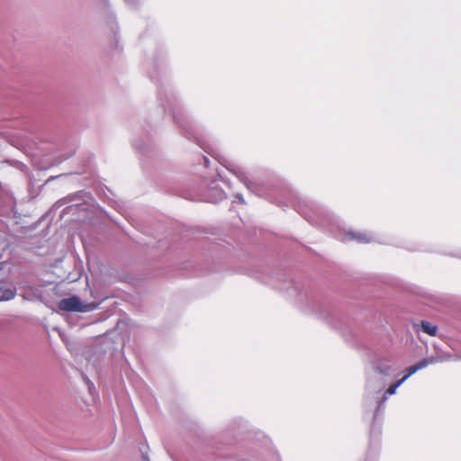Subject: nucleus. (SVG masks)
<instances>
[{
  "mask_svg": "<svg viewBox=\"0 0 461 461\" xmlns=\"http://www.w3.org/2000/svg\"><path fill=\"white\" fill-rule=\"evenodd\" d=\"M420 328L423 332L427 333L429 336H436L438 331V327L436 325H433L426 321H422L420 322Z\"/></svg>",
  "mask_w": 461,
  "mask_h": 461,
  "instance_id": "5",
  "label": "nucleus"
},
{
  "mask_svg": "<svg viewBox=\"0 0 461 461\" xmlns=\"http://www.w3.org/2000/svg\"><path fill=\"white\" fill-rule=\"evenodd\" d=\"M16 292L8 287H0V302L10 301L14 298Z\"/></svg>",
  "mask_w": 461,
  "mask_h": 461,
  "instance_id": "4",
  "label": "nucleus"
},
{
  "mask_svg": "<svg viewBox=\"0 0 461 461\" xmlns=\"http://www.w3.org/2000/svg\"><path fill=\"white\" fill-rule=\"evenodd\" d=\"M59 308L65 312H86V307L77 296H70L59 301Z\"/></svg>",
  "mask_w": 461,
  "mask_h": 461,
  "instance_id": "2",
  "label": "nucleus"
},
{
  "mask_svg": "<svg viewBox=\"0 0 461 461\" xmlns=\"http://www.w3.org/2000/svg\"><path fill=\"white\" fill-rule=\"evenodd\" d=\"M432 361H429L428 359H422L421 361H420L419 363L415 364V365H412L411 366H409L407 369H406V374L405 375L398 380L397 382L392 384L386 390V394H389V395H393L395 393L397 388L404 382L406 381L411 375H412L413 374H415L418 370L420 369H422L424 367H426L429 363H431Z\"/></svg>",
  "mask_w": 461,
  "mask_h": 461,
  "instance_id": "1",
  "label": "nucleus"
},
{
  "mask_svg": "<svg viewBox=\"0 0 461 461\" xmlns=\"http://www.w3.org/2000/svg\"><path fill=\"white\" fill-rule=\"evenodd\" d=\"M204 160H205V165L207 166V164H208V162H209V161H208V158H204Z\"/></svg>",
  "mask_w": 461,
  "mask_h": 461,
  "instance_id": "7",
  "label": "nucleus"
},
{
  "mask_svg": "<svg viewBox=\"0 0 461 461\" xmlns=\"http://www.w3.org/2000/svg\"><path fill=\"white\" fill-rule=\"evenodd\" d=\"M346 238L348 240H356L359 243H368L370 241V238L366 234L353 231L347 232Z\"/></svg>",
  "mask_w": 461,
  "mask_h": 461,
  "instance_id": "3",
  "label": "nucleus"
},
{
  "mask_svg": "<svg viewBox=\"0 0 461 461\" xmlns=\"http://www.w3.org/2000/svg\"><path fill=\"white\" fill-rule=\"evenodd\" d=\"M376 372H378L379 374H382V375H387L389 374V371H390V367L389 366H386L384 369H383L381 366H377L375 368Z\"/></svg>",
  "mask_w": 461,
  "mask_h": 461,
  "instance_id": "6",
  "label": "nucleus"
}]
</instances>
